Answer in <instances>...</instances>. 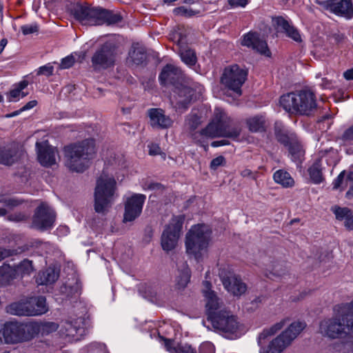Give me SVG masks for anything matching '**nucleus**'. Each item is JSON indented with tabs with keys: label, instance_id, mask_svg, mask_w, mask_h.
Masks as SVG:
<instances>
[{
	"label": "nucleus",
	"instance_id": "47",
	"mask_svg": "<svg viewBox=\"0 0 353 353\" xmlns=\"http://www.w3.org/2000/svg\"><path fill=\"white\" fill-rule=\"evenodd\" d=\"M173 13L176 16H183L190 17L195 14V12L191 8H188L185 6H180L175 8L173 10Z\"/></svg>",
	"mask_w": 353,
	"mask_h": 353
},
{
	"label": "nucleus",
	"instance_id": "2",
	"mask_svg": "<svg viewBox=\"0 0 353 353\" xmlns=\"http://www.w3.org/2000/svg\"><path fill=\"white\" fill-rule=\"evenodd\" d=\"M284 324L285 321H281L272 325L270 328L264 330L259 335L258 344L261 347L260 353H281L305 327V323L294 322L291 323L288 329L272 340L268 348L263 347L262 346L263 341L281 330Z\"/></svg>",
	"mask_w": 353,
	"mask_h": 353
},
{
	"label": "nucleus",
	"instance_id": "41",
	"mask_svg": "<svg viewBox=\"0 0 353 353\" xmlns=\"http://www.w3.org/2000/svg\"><path fill=\"white\" fill-rule=\"evenodd\" d=\"M90 25H101L105 23L106 10L92 8Z\"/></svg>",
	"mask_w": 353,
	"mask_h": 353
},
{
	"label": "nucleus",
	"instance_id": "16",
	"mask_svg": "<svg viewBox=\"0 0 353 353\" xmlns=\"http://www.w3.org/2000/svg\"><path fill=\"white\" fill-rule=\"evenodd\" d=\"M56 214L54 211L46 203L39 205L32 219L34 228L44 231L51 229L54 223Z\"/></svg>",
	"mask_w": 353,
	"mask_h": 353
},
{
	"label": "nucleus",
	"instance_id": "10",
	"mask_svg": "<svg viewBox=\"0 0 353 353\" xmlns=\"http://www.w3.org/2000/svg\"><path fill=\"white\" fill-rule=\"evenodd\" d=\"M248 77V71L237 64L225 68L221 77V83L229 90L232 91L236 97L242 94V86Z\"/></svg>",
	"mask_w": 353,
	"mask_h": 353
},
{
	"label": "nucleus",
	"instance_id": "48",
	"mask_svg": "<svg viewBox=\"0 0 353 353\" xmlns=\"http://www.w3.org/2000/svg\"><path fill=\"white\" fill-rule=\"evenodd\" d=\"M122 21V17L119 14L114 13L106 10L105 23L108 24H114Z\"/></svg>",
	"mask_w": 353,
	"mask_h": 353
},
{
	"label": "nucleus",
	"instance_id": "27",
	"mask_svg": "<svg viewBox=\"0 0 353 353\" xmlns=\"http://www.w3.org/2000/svg\"><path fill=\"white\" fill-rule=\"evenodd\" d=\"M164 346L170 353H197L196 349L188 343L179 342L174 343L171 339L162 337Z\"/></svg>",
	"mask_w": 353,
	"mask_h": 353
},
{
	"label": "nucleus",
	"instance_id": "24",
	"mask_svg": "<svg viewBox=\"0 0 353 353\" xmlns=\"http://www.w3.org/2000/svg\"><path fill=\"white\" fill-rule=\"evenodd\" d=\"M175 37H178L176 44L179 48V54L181 61L190 68L194 66L197 62V57L195 51L183 46L184 42L181 33H176Z\"/></svg>",
	"mask_w": 353,
	"mask_h": 353
},
{
	"label": "nucleus",
	"instance_id": "52",
	"mask_svg": "<svg viewBox=\"0 0 353 353\" xmlns=\"http://www.w3.org/2000/svg\"><path fill=\"white\" fill-rule=\"evenodd\" d=\"M75 63L74 57L71 54L61 59L60 63L61 69H68L71 68Z\"/></svg>",
	"mask_w": 353,
	"mask_h": 353
},
{
	"label": "nucleus",
	"instance_id": "36",
	"mask_svg": "<svg viewBox=\"0 0 353 353\" xmlns=\"http://www.w3.org/2000/svg\"><path fill=\"white\" fill-rule=\"evenodd\" d=\"M17 150L14 148H0V164L11 165L16 161Z\"/></svg>",
	"mask_w": 353,
	"mask_h": 353
},
{
	"label": "nucleus",
	"instance_id": "14",
	"mask_svg": "<svg viewBox=\"0 0 353 353\" xmlns=\"http://www.w3.org/2000/svg\"><path fill=\"white\" fill-rule=\"evenodd\" d=\"M117 48L112 42H105L96 50L91 61L94 70L107 69L114 64Z\"/></svg>",
	"mask_w": 353,
	"mask_h": 353
},
{
	"label": "nucleus",
	"instance_id": "49",
	"mask_svg": "<svg viewBox=\"0 0 353 353\" xmlns=\"http://www.w3.org/2000/svg\"><path fill=\"white\" fill-rule=\"evenodd\" d=\"M21 30L23 34L24 35L34 34L38 32L39 26L37 23H33L32 24H26L21 26Z\"/></svg>",
	"mask_w": 353,
	"mask_h": 353
},
{
	"label": "nucleus",
	"instance_id": "28",
	"mask_svg": "<svg viewBox=\"0 0 353 353\" xmlns=\"http://www.w3.org/2000/svg\"><path fill=\"white\" fill-rule=\"evenodd\" d=\"M274 133L277 141L287 147L297 139L296 135L294 132L288 130L281 125H276L275 126Z\"/></svg>",
	"mask_w": 353,
	"mask_h": 353
},
{
	"label": "nucleus",
	"instance_id": "13",
	"mask_svg": "<svg viewBox=\"0 0 353 353\" xmlns=\"http://www.w3.org/2000/svg\"><path fill=\"white\" fill-rule=\"evenodd\" d=\"M60 334L68 342H77L85 335L84 319L70 316L61 321Z\"/></svg>",
	"mask_w": 353,
	"mask_h": 353
},
{
	"label": "nucleus",
	"instance_id": "35",
	"mask_svg": "<svg viewBox=\"0 0 353 353\" xmlns=\"http://www.w3.org/2000/svg\"><path fill=\"white\" fill-rule=\"evenodd\" d=\"M129 56L133 63L137 65L141 64L146 59L145 49L139 44H134L129 52Z\"/></svg>",
	"mask_w": 353,
	"mask_h": 353
},
{
	"label": "nucleus",
	"instance_id": "64",
	"mask_svg": "<svg viewBox=\"0 0 353 353\" xmlns=\"http://www.w3.org/2000/svg\"><path fill=\"white\" fill-rule=\"evenodd\" d=\"M343 77L347 80H353V68L346 70L343 73Z\"/></svg>",
	"mask_w": 353,
	"mask_h": 353
},
{
	"label": "nucleus",
	"instance_id": "9",
	"mask_svg": "<svg viewBox=\"0 0 353 353\" xmlns=\"http://www.w3.org/2000/svg\"><path fill=\"white\" fill-rule=\"evenodd\" d=\"M11 314L18 316H39L46 313L48 307L45 296L30 297L25 301L12 303L10 307Z\"/></svg>",
	"mask_w": 353,
	"mask_h": 353
},
{
	"label": "nucleus",
	"instance_id": "11",
	"mask_svg": "<svg viewBox=\"0 0 353 353\" xmlns=\"http://www.w3.org/2000/svg\"><path fill=\"white\" fill-rule=\"evenodd\" d=\"M30 322L22 323L9 321L4 323L2 328V336L6 343L15 344L32 339L30 330Z\"/></svg>",
	"mask_w": 353,
	"mask_h": 353
},
{
	"label": "nucleus",
	"instance_id": "6",
	"mask_svg": "<svg viewBox=\"0 0 353 353\" xmlns=\"http://www.w3.org/2000/svg\"><path fill=\"white\" fill-rule=\"evenodd\" d=\"M280 104L288 112L300 115H310L317 108L316 96L308 90L282 95Z\"/></svg>",
	"mask_w": 353,
	"mask_h": 353
},
{
	"label": "nucleus",
	"instance_id": "18",
	"mask_svg": "<svg viewBox=\"0 0 353 353\" xmlns=\"http://www.w3.org/2000/svg\"><path fill=\"white\" fill-rule=\"evenodd\" d=\"M219 276L224 288L234 296H239L245 292L247 290L245 283L233 272H226L222 270Z\"/></svg>",
	"mask_w": 353,
	"mask_h": 353
},
{
	"label": "nucleus",
	"instance_id": "59",
	"mask_svg": "<svg viewBox=\"0 0 353 353\" xmlns=\"http://www.w3.org/2000/svg\"><path fill=\"white\" fill-rule=\"evenodd\" d=\"M16 254V250L0 248V261L6 257Z\"/></svg>",
	"mask_w": 353,
	"mask_h": 353
},
{
	"label": "nucleus",
	"instance_id": "8",
	"mask_svg": "<svg viewBox=\"0 0 353 353\" xmlns=\"http://www.w3.org/2000/svg\"><path fill=\"white\" fill-rule=\"evenodd\" d=\"M210 232L206 225L198 224L192 226L186 234L185 247L188 254L199 261L205 251L210 239Z\"/></svg>",
	"mask_w": 353,
	"mask_h": 353
},
{
	"label": "nucleus",
	"instance_id": "22",
	"mask_svg": "<svg viewBox=\"0 0 353 353\" xmlns=\"http://www.w3.org/2000/svg\"><path fill=\"white\" fill-rule=\"evenodd\" d=\"M36 148L39 162L45 167H50L56 163L57 150L50 145L48 141L37 142Z\"/></svg>",
	"mask_w": 353,
	"mask_h": 353
},
{
	"label": "nucleus",
	"instance_id": "17",
	"mask_svg": "<svg viewBox=\"0 0 353 353\" xmlns=\"http://www.w3.org/2000/svg\"><path fill=\"white\" fill-rule=\"evenodd\" d=\"M146 196L142 194H134L125 203L123 222L132 221L139 216Z\"/></svg>",
	"mask_w": 353,
	"mask_h": 353
},
{
	"label": "nucleus",
	"instance_id": "7",
	"mask_svg": "<svg viewBox=\"0 0 353 353\" xmlns=\"http://www.w3.org/2000/svg\"><path fill=\"white\" fill-rule=\"evenodd\" d=\"M116 181L104 172L97 181L94 191V210L97 213H105L111 206L116 191Z\"/></svg>",
	"mask_w": 353,
	"mask_h": 353
},
{
	"label": "nucleus",
	"instance_id": "42",
	"mask_svg": "<svg viewBox=\"0 0 353 353\" xmlns=\"http://www.w3.org/2000/svg\"><path fill=\"white\" fill-rule=\"evenodd\" d=\"M332 211L334 214L336 219L339 221L346 220V219L352 213V210L348 208H341L338 205H334L332 208Z\"/></svg>",
	"mask_w": 353,
	"mask_h": 353
},
{
	"label": "nucleus",
	"instance_id": "43",
	"mask_svg": "<svg viewBox=\"0 0 353 353\" xmlns=\"http://www.w3.org/2000/svg\"><path fill=\"white\" fill-rule=\"evenodd\" d=\"M22 201L13 197L0 195V203H3L8 210H12L14 208L19 205Z\"/></svg>",
	"mask_w": 353,
	"mask_h": 353
},
{
	"label": "nucleus",
	"instance_id": "46",
	"mask_svg": "<svg viewBox=\"0 0 353 353\" xmlns=\"http://www.w3.org/2000/svg\"><path fill=\"white\" fill-rule=\"evenodd\" d=\"M186 123L191 130H195L201 123V118L196 114H190L186 119Z\"/></svg>",
	"mask_w": 353,
	"mask_h": 353
},
{
	"label": "nucleus",
	"instance_id": "63",
	"mask_svg": "<svg viewBox=\"0 0 353 353\" xmlns=\"http://www.w3.org/2000/svg\"><path fill=\"white\" fill-rule=\"evenodd\" d=\"M37 101H35V100L30 101L21 108V110L26 111L28 110H30V109L33 108L34 107H35L37 105Z\"/></svg>",
	"mask_w": 353,
	"mask_h": 353
},
{
	"label": "nucleus",
	"instance_id": "19",
	"mask_svg": "<svg viewBox=\"0 0 353 353\" xmlns=\"http://www.w3.org/2000/svg\"><path fill=\"white\" fill-rule=\"evenodd\" d=\"M183 79V73L180 68L173 64H166L162 69L159 76V80L162 85L168 84L176 85L181 83Z\"/></svg>",
	"mask_w": 353,
	"mask_h": 353
},
{
	"label": "nucleus",
	"instance_id": "53",
	"mask_svg": "<svg viewBox=\"0 0 353 353\" xmlns=\"http://www.w3.org/2000/svg\"><path fill=\"white\" fill-rule=\"evenodd\" d=\"M345 174L346 172L345 170H343L341 172L337 177L333 181L332 185L334 190H338L342 187Z\"/></svg>",
	"mask_w": 353,
	"mask_h": 353
},
{
	"label": "nucleus",
	"instance_id": "26",
	"mask_svg": "<svg viewBox=\"0 0 353 353\" xmlns=\"http://www.w3.org/2000/svg\"><path fill=\"white\" fill-rule=\"evenodd\" d=\"M330 12L336 16L351 19L353 17V3L352 0L335 1Z\"/></svg>",
	"mask_w": 353,
	"mask_h": 353
},
{
	"label": "nucleus",
	"instance_id": "50",
	"mask_svg": "<svg viewBox=\"0 0 353 353\" xmlns=\"http://www.w3.org/2000/svg\"><path fill=\"white\" fill-rule=\"evenodd\" d=\"M215 347L212 343L205 341L202 343L199 347V353H214Z\"/></svg>",
	"mask_w": 353,
	"mask_h": 353
},
{
	"label": "nucleus",
	"instance_id": "3",
	"mask_svg": "<svg viewBox=\"0 0 353 353\" xmlns=\"http://www.w3.org/2000/svg\"><path fill=\"white\" fill-rule=\"evenodd\" d=\"M65 165L72 171L83 172L96 154L95 141L86 139L64 147Z\"/></svg>",
	"mask_w": 353,
	"mask_h": 353
},
{
	"label": "nucleus",
	"instance_id": "23",
	"mask_svg": "<svg viewBox=\"0 0 353 353\" xmlns=\"http://www.w3.org/2000/svg\"><path fill=\"white\" fill-rule=\"evenodd\" d=\"M272 21L278 32L285 33L288 37L294 41H302L299 31L283 17H276L273 18Z\"/></svg>",
	"mask_w": 353,
	"mask_h": 353
},
{
	"label": "nucleus",
	"instance_id": "40",
	"mask_svg": "<svg viewBox=\"0 0 353 353\" xmlns=\"http://www.w3.org/2000/svg\"><path fill=\"white\" fill-rule=\"evenodd\" d=\"M14 268L17 277L30 275L34 271L32 262L28 259H24L19 265L14 266Z\"/></svg>",
	"mask_w": 353,
	"mask_h": 353
},
{
	"label": "nucleus",
	"instance_id": "1",
	"mask_svg": "<svg viewBox=\"0 0 353 353\" xmlns=\"http://www.w3.org/2000/svg\"><path fill=\"white\" fill-rule=\"evenodd\" d=\"M205 301L208 321L211 323L213 328L217 332L228 336H236L240 326L236 317L227 310L223 301L213 292L205 293Z\"/></svg>",
	"mask_w": 353,
	"mask_h": 353
},
{
	"label": "nucleus",
	"instance_id": "29",
	"mask_svg": "<svg viewBox=\"0 0 353 353\" xmlns=\"http://www.w3.org/2000/svg\"><path fill=\"white\" fill-rule=\"evenodd\" d=\"M92 8L87 5H77L73 10L74 18L83 24L90 25Z\"/></svg>",
	"mask_w": 353,
	"mask_h": 353
},
{
	"label": "nucleus",
	"instance_id": "15",
	"mask_svg": "<svg viewBox=\"0 0 353 353\" xmlns=\"http://www.w3.org/2000/svg\"><path fill=\"white\" fill-rule=\"evenodd\" d=\"M194 90L183 83L174 88L173 95L170 101L176 111L184 112L188 110L194 95Z\"/></svg>",
	"mask_w": 353,
	"mask_h": 353
},
{
	"label": "nucleus",
	"instance_id": "31",
	"mask_svg": "<svg viewBox=\"0 0 353 353\" xmlns=\"http://www.w3.org/2000/svg\"><path fill=\"white\" fill-rule=\"evenodd\" d=\"M59 278V274L54 269L48 268L40 272L36 279L38 285H49L54 283Z\"/></svg>",
	"mask_w": 353,
	"mask_h": 353
},
{
	"label": "nucleus",
	"instance_id": "39",
	"mask_svg": "<svg viewBox=\"0 0 353 353\" xmlns=\"http://www.w3.org/2000/svg\"><path fill=\"white\" fill-rule=\"evenodd\" d=\"M249 130L252 132L263 131L265 129V120L262 116H254L246 121Z\"/></svg>",
	"mask_w": 353,
	"mask_h": 353
},
{
	"label": "nucleus",
	"instance_id": "30",
	"mask_svg": "<svg viewBox=\"0 0 353 353\" xmlns=\"http://www.w3.org/2000/svg\"><path fill=\"white\" fill-rule=\"evenodd\" d=\"M273 179L276 183L285 188H292L294 185V180L290 174L282 169L278 170L274 173Z\"/></svg>",
	"mask_w": 353,
	"mask_h": 353
},
{
	"label": "nucleus",
	"instance_id": "25",
	"mask_svg": "<svg viewBox=\"0 0 353 353\" xmlns=\"http://www.w3.org/2000/svg\"><path fill=\"white\" fill-rule=\"evenodd\" d=\"M59 328V325L54 322L41 321L30 322V330L32 332V339L41 334L42 336L48 335Z\"/></svg>",
	"mask_w": 353,
	"mask_h": 353
},
{
	"label": "nucleus",
	"instance_id": "33",
	"mask_svg": "<svg viewBox=\"0 0 353 353\" xmlns=\"http://www.w3.org/2000/svg\"><path fill=\"white\" fill-rule=\"evenodd\" d=\"M16 278L17 276L14 267L5 263L0 267V285H8Z\"/></svg>",
	"mask_w": 353,
	"mask_h": 353
},
{
	"label": "nucleus",
	"instance_id": "60",
	"mask_svg": "<svg viewBox=\"0 0 353 353\" xmlns=\"http://www.w3.org/2000/svg\"><path fill=\"white\" fill-rule=\"evenodd\" d=\"M280 266H281V265H279V264H276V265H274L272 271L270 272L268 274L267 273L266 276L270 279H272V276L279 277V276H282L283 275H284L285 272H283V273L279 272V268Z\"/></svg>",
	"mask_w": 353,
	"mask_h": 353
},
{
	"label": "nucleus",
	"instance_id": "20",
	"mask_svg": "<svg viewBox=\"0 0 353 353\" xmlns=\"http://www.w3.org/2000/svg\"><path fill=\"white\" fill-rule=\"evenodd\" d=\"M147 115L149 117V123L153 128L163 130L172 126V119L170 116L166 115L161 108H150Z\"/></svg>",
	"mask_w": 353,
	"mask_h": 353
},
{
	"label": "nucleus",
	"instance_id": "5",
	"mask_svg": "<svg viewBox=\"0 0 353 353\" xmlns=\"http://www.w3.org/2000/svg\"><path fill=\"white\" fill-rule=\"evenodd\" d=\"M334 316L324 319L320 323V331L322 334L332 339L341 337L343 335L353 338V317L348 318L347 314H343L334 308ZM344 348L349 347L353 352V341L350 343H343Z\"/></svg>",
	"mask_w": 353,
	"mask_h": 353
},
{
	"label": "nucleus",
	"instance_id": "61",
	"mask_svg": "<svg viewBox=\"0 0 353 353\" xmlns=\"http://www.w3.org/2000/svg\"><path fill=\"white\" fill-rule=\"evenodd\" d=\"M344 225L348 230H353V214L352 212L344 221Z\"/></svg>",
	"mask_w": 353,
	"mask_h": 353
},
{
	"label": "nucleus",
	"instance_id": "56",
	"mask_svg": "<svg viewBox=\"0 0 353 353\" xmlns=\"http://www.w3.org/2000/svg\"><path fill=\"white\" fill-rule=\"evenodd\" d=\"M341 139L345 142H353V125L344 131Z\"/></svg>",
	"mask_w": 353,
	"mask_h": 353
},
{
	"label": "nucleus",
	"instance_id": "34",
	"mask_svg": "<svg viewBox=\"0 0 353 353\" xmlns=\"http://www.w3.org/2000/svg\"><path fill=\"white\" fill-rule=\"evenodd\" d=\"M191 272L186 263L183 265L181 270H179V275L176 276V285L178 289H184L190 282Z\"/></svg>",
	"mask_w": 353,
	"mask_h": 353
},
{
	"label": "nucleus",
	"instance_id": "4",
	"mask_svg": "<svg viewBox=\"0 0 353 353\" xmlns=\"http://www.w3.org/2000/svg\"><path fill=\"white\" fill-rule=\"evenodd\" d=\"M241 132V128L232 124V119L223 110L216 108L212 121L199 134L208 138L223 137L236 140Z\"/></svg>",
	"mask_w": 353,
	"mask_h": 353
},
{
	"label": "nucleus",
	"instance_id": "45",
	"mask_svg": "<svg viewBox=\"0 0 353 353\" xmlns=\"http://www.w3.org/2000/svg\"><path fill=\"white\" fill-rule=\"evenodd\" d=\"M336 310L343 314H347L348 318L352 317L350 314L353 313V299L350 303L337 305Z\"/></svg>",
	"mask_w": 353,
	"mask_h": 353
},
{
	"label": "nucleus",
	"instance_id": "32",
	"mask_svg": "<svg viewBox=\"0 0 353 353\" xmlns=\"http://www.w3.org/2000/svg\"><path fill=\"white\" fill-rule=\"evenodd\" d=\"M308 173L311 181L314 184H320L323 181L321 159H316L308 168Z\"/></svg>",
	"mask_w": 353,
	"mask_h": 353
},
{
	"label": "nucleus",
	"instance_id": "57",
	"mask_svg": "<svg viewBox=\"0 0 353 353\" xmlns=\"http://www.w3.org/2000/svg\"><path fill=\"white\" fill-rule=\"evenodd\" d=\"M240 174H241V176L244 178H245V177L250 178L253 180H256V179L258 178V172H254L248 168H245L244 170L241 171Z\"/></svg>",
	"mask_w": 353,
	"mask_h": 353
},
{
	"label": "nucleus",
	"instance_id": "12",
	"mask_svg": "<svg viewBox=\"0 0 353 353\" xmlns=\"http://www.w3.org/2000/svg\"><path fill=\"white\" fill-rule=\"evenodd\" d=\"M185 215L173 216L170 223L165 225L161 235V246L165 251L175 248L180 237Z\"/></svg>",
	"mask_w": 353,
	"mask_h": 353
},
{
	"label": "nucleus",
	"instance_id": "55",
	"mask_svg": "<svg viewBox=\"0 0 353 353\" xmlns=\"http://www.w3.org/2000/svg\"><path fill=\"white\" fill-rule=\"evenodd\" d=\"M337 0H315V3L326 10L331 11L332 6Z\"/></svg>",
	"mask_w": 353,
	"mask_h": 353
},
{
	"label": "nucleus",
	"instance_id": "58",
	"mask_svg": "<svg viewBox=\"0 0 353 353\" xmlns=\"http://www.w3.org/2000/svg\"><path fill=\"white\" fill-rule=\"evenodd\" d=\"M228 3L232 8H245L248 3V0H228Z\"/></svg>",
	"mask_w": 353,
	"mask_h": 353
},
{
	"label": "nucleus",
	"instance_id": "54",
	"mask_svg": "<svg viewBox=\"0 0 353 353\" xmlns=\"http://www.w3.org/2000/svg\"><path fill=\"white\" fill-rule=\"evenodd\" d=\"M225 164V159L223 156L217 157L213 159L211 162L210 167L212 170H216L219 167L224 165Z\"/></svg>",
	"mask_w": 353,
	"mask_h": 353
},
{
	"label": "nucleus",
	"instance_id": "62",
	"mask_svg": "<svg viewBox=\"0 0 353 353\" xmlns=\"http://www.w3.org/2000/svg\"><path fill=\"white\" fill-rule=\"evenodd\" d=\"M149 154L150 155H157L160 152V148L157 144H152L149 145Z\"/></svg>",
	"mask_w": 353,
	"mask_h": 353
},
{
	"label": "nucleus",
	"instance_id": "51",
	"mask_svg": "<svg viewBox=\"0 0 353 353\" xmlns=\"http://www.w3.org/2000/svg\"><path fill=\"white\" fill-rule=\"evenodd\" d=\"M54 71V68L51 65L50 63H48L45 65L41 66L39 68L37 74V75H46L49 77L52 74Z\"/></svg>",
	"mask_w": 353,
	"mask_h": 353
},
{
	"label": "nucleus",
	"instance_id": "21",
	"mask_svg": "<svg viewBox=\"0 0 353 353\" xmlns=\"http://www.w3.org/2000/svg\"><path fill=\"white\" fill-rule=\"evenodd\" d=\"M241 45L251 48L265 57H269L271 55L266 41L260 39L259 34L256 32H250L244 34L241 41Z\"/></svg>",
	"mask_w": 353,
	"mask_h": 353
},
{
	"label": "nucleus",
	"instance_id": "44",
	"mask_svg": "<svg viewBox=\"0 0 353 353\" xmlns=\"http://www.w3.org/2000/svg\"><path fill=\"white\" fill-rule=\"evenodd\" d=\"M68 296L70 298L77 299L81 293V286L79 282L67 288Z\"/></svg>",
	"mask_w": 353,
	"mask_h": 353
},
{
	"label": "nucleus",
	"instance_id": "37",
	"mask_svg": "<svg viewBox=\"0 0 353 353\" xmlns=\"http://www.w3.org/2000/svg\"><path fill=\"white\" fill-rule=\"evenodd\" d=\"M288 150L292 161L301 163L305 155V150L297 139L288 146Z\"/></svg>",
	"mask_w": 353,
	"mask_h": 353
},
{
	"label": "nucleus",
	"instance_id": "38",
	"mask_svg": "<svg viewBox=\"0 0 353 353\" xmlns=\"http://www.w3.org/2000/svg\"><path fill=\"white\" fill-rule=\"evenodd\" d=\"M28 82L26 80L20 81L16 88L11 90L9 92V101H17L20 97L23 98L28 95V92H24L23 90L28 86Z\"/></svg>",
	"mask_w": 353,
	"mask_h": 353
}]
</instances>
